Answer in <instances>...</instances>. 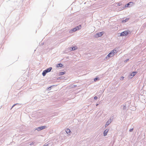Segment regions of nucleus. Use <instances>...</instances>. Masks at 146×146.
Returning <instances> with one entry per match:
<instances>
[{
    "label": "nucleus",
    "mask_w": 146,
    "mask_h": 146,
    "mask_svg": "<svg viewBox=\"0 0 146 146\" xmlns=\"http://www.w3.org/2000/svg\"><path fill=\"white\" fill-rule=\"evenodd\" d=\"M117 51L115 50V49L113 50L107 56L108 57H111L113 56L114 55V53H117Z\"/></svg>",
    "instance_id": "nucleus-1"
},
{
    "label": "nucleus",
    "mask_w": 146,
    "mask_h": 146,
    "mask_svg": "<svg viewBox=\"0 0 146 146\" xmlns=\"http://www.w3.org/2000/svg\"><path fill=\"white\" fill-rule=\"evenodd\" d=\"M52 69V68L50 67L48 68L47 69L44 70L42 73V74L43 76H44L46 74L48 73V72H50L51 70Z\"/></svg>",
    "instance_id": "nucleus-2"
},
{
    "label": "nucleus",
    "mask_w": 146,
    "mask_h": 146,
    "mask_svg": "<svg viewBox=\"0 0 146 146\" xmlns=\"http://www.w3.org/2000/svg\"><path fill=\"white\" fill-rule=\"evenodd\" d=\"M129 32L128 31H125L122 32L120 34V36H125L127 35H128Z\"/></svg>",
    "instance_id": "nucleus-3"
},
{
    "label": "nucleus",
    "mask_w": 146,
    "mask_h": 146,
    "mask_svg": "<svg viewBox=\"0 0 146 146\" xmlns=\"http://www.w3.org/2000/svg\"><path fill=\"white\" fill-rule=\"evenodd\" d=\"M104 34V32H100L99 33H98L96 34V35H95V36L96 38H97L98 37H100L103 34Z\"/></svg>",
    "instance_id": "nucleus-4"
},
{
    "label": "nucleus",
    "mask_w": 146,
    "mask_h": 146,
    "mask_svg": "<svg viewBox=\"0 0 146 146\" xmlns=\"http://www.w3.org/2000/svg\"><path fill=\"white\" fill-rule=\"evenodd\" d=\"M46 128V126H42L38 127V128H37V130L38 131H40V130L45 129Z\"/></svg>",
    "instance_id": "nucleus-5"
},
{
    "label": "nucleus",
    "mask_w": 146,
    "mask_h": 146,
    "mask_svg": "<svg viewBox=\"0 0 146 146\" xmlns=\"http://www.w3.org/2000/svg\"><path fill=\"white\" fill-rule=\"evenodd\" d=\"M137 71H135L131 73L130 74V76H131L130 77L131 78H132L133 76L135 75L137 73Z\"/></svg>",
    "instance_id": "nucleus-6"
},
{
    "label": "nucleus",
    "mask_w": 146,
    "mask_h": 146,
    "mask_svg": "<svg viewBox=\"0 0 146 146\" xmlns=\"http://www.w3.org/2000/svg\"><path fill=\"white\" fill-rule=\"evenodd\" d=\"M134 3L133 2H130L128 3L127 5H126L125 7H130L129 6V5H133Z\"/></svg>",
    "instance_id": "nucleus-7"
},
{
    "label": "nucleus",
    "mask_w": 146,
    "mask_h": 146,
    "mask_svg": "<svg viewBox=\"0 0 146 146\" xmlns=\"http://www.w3.org/2000/svg\"><path fill=\"white\" fill-rule=\"evenodd\" d=\"M109 131V129H106L104 132V136H106L107 135V134Z\"/></svg>",
    "instance_id": "nucleus-8"
},
{
    "label": "nucleus",
    "mask_w": 146,
    "mask_h": 146,
    "mask_svg": "<svg viewBox=\"0 0 146 146\" xmlns=\"http://www.w3.org/2000/svg\"><path fill=\"white\" fill-rule=\"evenodd\" d=\"M66 132L68 134H69V133H70V130L68 128V129H67L66 130Z\"/></svg>",
    "instance_id": "nucleus-9"
},
{
    "label": "nucleus",
    "mask_w": 146,
    "mask_h": 146,
    "mask_svg": "<svg viewBox=\"0 0 146 146\" xmlns=\"http://www.w3.org/2000/svg\"><path fill=\"white\" fill-rule=\"evenodd\" d=\"M63 66V65L61 64H58L57 65V67H62Z\"/></svg>",
    "instance_id": "nucleus-10"
},
{
    "label": "nucleus",
    "mask_w": 146,
    "mask_h": 146,
    "mask_svg": "<svg viewBox=\"0 0 146 146\" xmlns=\"http://www.w3.org/2000/svg\"><path fill=\"white\" fill-rule=\"evenodd\" d=\"M81 25H80L78 26H77V27H76V28L77 29V30L80 29H81Z\"/></svg>",
    "instance_id": "nucleus-11"
},
{
    "label": "nucleus",
    "mask_w": 146,
    "mask_h": 146,
    "mask_svg": "<svg viewBox=\"0 0 146 146\" xmlns=\"http://www.w3.org/2000/svg\"><path fill=\"white\" fill-rule=\"evenodd\" d=\"M77 49L76 47L74 46L72 47V50H74Z\"/></svg>",
    "instance_id": "nucleus-12"
},
{
    "label": "nucleus",
    "mask_w": 146,
    "mask_h": 146,
    "mask_svg": "<svg viewBox=\"0 0 146 146\" xmlns=\"http://www.w3.org/2000/svg\"><path fill=\"white\" fill-rule=\"evenodd\" d=\"M77 30V29L75 27L72 30V31H76Z\"/></svg>",
    "instance_id": "nucleus-13"
},
{
    "label": "nucleus",
    "mask_w": 146,
    "mask_h": 146,
    "mask_svg": "<svg viewBox=\"0 0 146 146\" xmlns=\"http://www.w3.org/2000/svg\"><path fill=\"white\" fill-rule=\"evenodd\" d=\"M128 19H125V20H123L122 21V22H126V21H128Z\"/></svg>",
    "instance_id": "nucleus-14"
},
{
    "label": "nucleus",
    "mask_w": 146,
    "mask_h": 146,
    "mask_svg": "<svg viewBox=\"0 0 146 146\" xmlns=\"http://www.w3.org/2000/svg\"><path fill=\"white\" fill-rule=\"evenodd\" d=\"M98 78H96L94 79V81H96L97 80Z\"/></svg>",
    "instance_id": "nucleus-15"
},
{
    "label": "nucleus",
    "mask_w": 146,
    "mask_h": 146,
    "mask_svg": "<svg viewBox=\"0 0 146 146\" xmlns=\"http://www.w3.org/2000/svg\"><path fill=\"white\" fill-rule=\"evenodd\" d=\"M94 99L95 100H97V97L96 96L94 97Z\"/></svg>",
    "instance_id": "nucleus-16"
},
{
    "label": "nucleus",
    "mask_w": 146,
    "mask_h": 146,
    "mask_svg": "<svg viewBox=\"0 0 146 146\" xmlns=\"http://www.w3.org/2000/svg\"><path fill=\"white\" fill-rule=\"evenodd\" d=\"M34 144V143L33 142V143H31L30 144V145H33Z\"/></svg>",
    "instance_id": "nucleus-17"
},
{
    "label": "nucleus",
    "mask_w": 146,
    "mask_h": 146,
    "mask_svg": "<svg viewBox=\"0 0 146 146\" xmlns=\"http://www.w3.org/2000/svg\"><path fill=\"white\" fill-rule=\"evenodd\" d=\"M109 124V123L108 122V121L106 123V125H108Z\"/></svg>",
    "instance_id": "nucleus-18"
},
{
    "label": "nucleus",
    "mask_w": 146,
    "mask_h": 146,
    "mask_svg": "<svg viewBox=\"0 0 146 146\" xmlns=\"http://www.w3.org/2000/svg\"><path fill=\"white\" fill-rule=\"evenodd\" d=\"M133 129H131L129 130V131L131 132V131H133Z\"/></svg>",
    "instance_id": "nucleus-19"
},
{
    "label": "nucleus",
    "mask_w": 146,
    "mask_h": 146,
    "mask_svg": "<svg viewBox=\"0 0 146 146\" xmlns=\"http://www.w3.org/2000/svg\"><path fill=\"white\" fill-rule=\"evenodd\" d=\"M124 77H121V79L123 80L124 79Z\"/></svg>",
    "instance_id": "nucleus-20"
},
{
    "label": "nucleus",
    "mask_w": 146,
    "mask_h": 146,
    "mask_svg": "<svg viewBox=\"0 0 146 146\" xmlns=\"http://www.w3.org/2000/svg\"><path fill=\"white\" fill-rule=\"evenodd\" d=\"M61 75H63L64 74V73L63 72H61Z\"/></svg>",
    "instance_id": "nucleus-21"
},
{
    "label": "nucleus",
    "mask_w": 146,
    "mask_h": 146,
    "mask_svg": "<svg viewBox=\"0 0 146 146\" xmlns=\"http://www.w3.org/2000/svg\"><path fill=\"white\" fill-rule=\"evenodd\" d=\"M48 146V144H47L46 145H44L43 146Z\"/></svg>",
    "instance_id": "nucleus-22"
},
{
    "label": "nucleus",
    "mask_w": 146,
    "mask_h": 146,
    "mask_svg": "<svg viewBox=\"0 0 146 146\" xmlns=\"http://www.w3.org/2000/svg\"><path fill=\"white\" fill-rule=\"evenodd\" d=\"M118 5H119V4Z\"/></svg>",
    "instance_id": "nucleus-23"
}]
</instances>
